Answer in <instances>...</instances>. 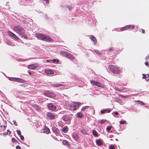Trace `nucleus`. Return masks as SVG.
I'll list each match as a JSON object with an SVG mask.
<instances>
[{
  "label": "nucleus",
  "mask_w": 149,
  "mask_h": 149,
  "mask_svg": "<svg viewBox=\"0 0 149 149\" xmlns=\"http://www.w3.org/2000/svg\"><path fill=\"white\" fill-rule=\"evenodd\" d=\"M35 35V36L39 40L47 42L53 41L52 39L51 38L41 33H36Z\"/></svg>",
  "instance_id": "f257e3e1"
},
{
  "label": "nucleus",
  "mask_w": 149,
  "mask_h": 149,
  "mask_svg": "<svg viewBox=\"0 0 149 149\" xmlns=\"http://www.w3.org/2000/svg\"><path fill=\"white\" fill-rule=\"evenodd\" d=\"M81 104L80 102H73L71 104H70L66 102L65 105L68 109L72 111L76 110L77 109L79 106Z\"/></svg>",
  "instance_id": "f03ea898"
},
{
  "label": "nucleus",
  "mask_w": 149,
  "mask_h": 149,
  "mask_svg": "<svg viewBox=\"0 0 149 149\" xmlns=\"http://www.w3.org/2000/svg\"><path fill=\"white\" fill-rule=\"evenodd\" d=\"M14 31L18 33L19 35H22L24 33L25 31L19 25L15 26L13 27Z\"/></svg>",
  "instance_id": "7ed1b4c3"
},
{
  "label": "nucleus",
  "mask_w": 149,
  "mask_h": 149,
  "mask_svg": "<svg viewBox=\"0 0 149 149\" xmlns=\"http://www.w3.org/2000/svg\"><path fill=\"white\" fill-rule=\"evenodd\" d=\"M109 68L110 70L115 74H119L120 72L119 68L115 65H110Z\"/></svg>",
  "instance_id": "20e7f679"
},
{
  "label": "nucleus",
  "mask_w": 149,
  "mask_h": 149,
  "mask_svg": "<svg viewBox=\"0 0 149 149\" xmlns=\"http://www.w3.org/2000/svg\"><path fill=\"white\" fill-rule=\"evenodd\" d=\"M9 79L10 81H15L20 83H24L26 82V81L25 80L18 78L10 77L9 78Z\"/></svg>",
  "instance_id": "39448f33"
},
{
  "label": "nucleus",
  "mask_w": 149,
  "mask_h": 149,
  "mask_svg": "<svg viewBox=\"0 0 149 149\" xmlns=\"http://www.w3.org/2000/svg\"><path fill=\"white\" fill-rule=\"evenodd\" d=\"M44 94L46 96L51 98H54L56 97V95L54 93L48 91H46L45 92Z\"/></svg>",
  "instance_id": "423d86ee"
},
{
  "label": "nucleus",
  "mask_w": 149,
  "mask_h": 149,
  "mask_svg": "<svg viewBox=\"0 0 149 149\" xmlns=\"http://www.w3.org/2000/svg\"><path fill=\"white\" fill-rule=\"evenodd\" d=\"M90 82L91 84L94 85L96 86L99 87H103V85L100 82H97L93 80L91 81Z\"/></svg>",
  "instance_id": "0eeeda50"
},
{
  "label": "nucleus",
  "mask_w": 149,
  "mask_h": 149,
  "mask_svg": "<svg viewBox=\"0 0 149 149\" xmlns=\"http://www.w3.org/2000/svg\"><path fill=\"white\" fill-rule=\"evenodd\" d=\"M47 118L51 120L55 118V116L53 114L50 112H48L47 114Z\"/></svg>",
  "instance_id": "6e6552de"
},
{
  "label": "nucleus",
  "mask_w": 149,
  "mask_h": 149,
  "mask_svg": "<svg viewBox=\"0 0 149 149\" xmlns=\"http://www.w3.org/2000/svg\"><path fill=\"white\" fill-rule=\"evenodd\" d=\"M48 107L50 110L53 111L56 110V106L52 103L48 104Z\"/></svg>",
  "instance_id": "1a4fd4ad"
},
{
  "label": "nucleus",
  "mask_w": 149,
  "mask_h": 149,
  "mask_svg": "<svg viewBox=\"0 0 149 149\" xmlns=\"http://www.w3.org/2000/svg\"><path fill=\"white\" fill-rule=\"evenodd\" d=\"M39 65L37 64H32L29 65L27 68L30 69L34 70L36 68L38 67Z\"/></svg>",
  "instance_id": "9d476101"
},
{
  "label": "nucleus",
  "mask_w": 149,
  "mask_h": 149,
  "mask_svg": "<svg viewBox=\"0 0 149 149\" xmlns=\"http://www.w3.org/2000/svg\"><path fill=\"white\" fill-rule=\"evenodd\" d=\"M62 118L64 120L67 121L70 119V117L69 115H64L62 117Z\"/></svg>",
  "instance_id": "9b49d317"
},
{
  "label": "nucleus",
  "mask_w": 149,
  "mask_h": 149,
  "mask_svg": "<svg viewBox=\"0 0 149 149\" xmlns=\"http://www.w3.org/2000/svg\"><path fill=\"white\" fill-rule=\"evenodd\" d=\"M45 72L46 74H54L53 71L49 69H46L45 70Z\"/></svg>",
  "instance_id": "f8f14e48"
},
{
  "label": "nucleus",
  "mask_w": 149,
  "mask_h": 149,
  "mask_svg": "<svg viewBox=\"0 0 149 149\" xmlns=\"http://www.w3.org/2000/svg\"><path fill=\"white\" fill-rule=\"evenodd\" d=\"M66 57L70 60H73L75 59L74 57L72 55L68 53Z\"/></svg>",
  "instance_id": "ddd939ff"
},
{
  "label": "nucleus",
  "mask_w": 149,
  "mask_h": 149,
  "mask_svg": "<svg viewBox=\"0 0 149 149\" xmlns=\"http://www.w3.org/2000/svg\"><path fill=\"white\" fill-rule=\"evenodd\" d=\"M90 38L94 42V45H96L97 43V39L93 36L91 35L90 36Z\"/></svg>",
  "instance_id": "4468645a"
},
{
  "label": "nucleus",
  "mask_w": 149,
  "mask_h": 149,
  "mask_svg": "<svg viewBox=\"0 0 149 149\" xmlns=\"http://www.w3.org/2000/svg\"><path fill=\"white\" fill-rule=\"evenodd\" d=\"M6 125L5 126L0 125V132H2L5 130L6 129Z\"/></svg>",
  "instance_id": "2eb2a0df"
},
{
  "label": "nucleus",
  "mask_w": 149,
  "mask_h": 149,
  "mask_svg": "<svg viewBox=\"0 0 149 149\" xmlns=\"http://www.w3.org/2000/svg\"><path fill=\"white\" fill-rule=\"evenodd\" d=\"M60 53L63 56L66 57L67 54H68V52L63 51H62L60 52Z\"/></svg>",
  "instance_id": "dca6fc26"
},
{
  "label": "nucleus",
  "mask_w": 149,
  "mask_h": 149,
  "mask_svg": "<svg viewBox=\"0 0 149 149\" xmlns=\"http://www.w3.org/2000/svg\"><path fill=\"white\" fill-rule=\"evenodd\" d=\"M96 143L97 145L98 146H101L102 144V141L100 139H98L96 140Z\"/></svg>",
  "instance_id": "f3484780"
},
{
  "label": "nucleus",
  "mask_w": 149,
  "mask_h": 149,
  "mask_svg": "<svg viewBox=\"0 0 149 149\" xmlns=\"http://www.w3.org/2000/svg\"><path fill=\"white\" fill-rule=\"evenodd\" d=\"M111 111V110L110 109H104L102 110H101V112L102 114H103L105 113H109Z\"/></svg>",
  "instance_id": "a211bd4d"
},
{
  "label": "nucleus",
  "mask_w": 149,
  "mask_h": 149,
  "mask_svg": "<svg viewBox=\"0 0 149 149\" xmlns=\"http://www.w3.org/2000/svg\"><path fill=\"white\" fill-rule=\"evenodd\" d=\"M43 132L46 134H48L49 133L50 130L49 128L45 127L43 129Z\"/></svg>",
  "instance_id": "6ab92c4d"
},
{
  "label": "nucleus",
  "mask_w": 149,
  "mask_h": 149,
  "mask_svg": "<svg viewBox=\"0 0 149 149\" xmlns=\"http://www.w3.org/2000/svg\"><path fill=\"white\" fill-rule=\"evenodd\" d=\"M63 86V84H52V86L53 87H58L61 86Z\"/></svg>",
  "instance_id": "aec40b11"
},
{
  "label": "nucleus",
  "mask_w": 149,
  "mask_h": 149,
  "mask_svg": "<svg viewBox=\"0 0 149 149\" xmlns=\"http://www.w3.org/2000/svg\"><path fill=\"white\" fill-rule=\"evenodd\" d=\"M126 26H127V30L129 29H133L135 27L133 25H129Z\"/></svg>",
  "instance_id": "412c9836"
},
{
  "label": "nucleus",
  "mask_w": 149,
  "mask_h": 149,
  "mask_svg": "<svg viewBox=\"0 0 149 149\" xmlns=\"http://www.w3.org/2000/svg\"><path fill=\"white\" fill-rule=\"evenodd\" d=\"M72 137L73 138V139L75 140L78 139L79 138L78 136L76 133H74L72 135Z\"/></svg>",
  "instance_id": "4be33fe9"
},
{
  "label": "nucleus",
  "mask_w": 149,
  "mask_h": 149,
  "mask_svg": "<svg viewBox=\"0 0 149 149\" xmlns=\"http://www.w3.org/2000/svg\"><path fill=\"white\" fill-rule=\"evenodd\" d=\"M52 130L54 132L56 133H58L59 132V131L58 128L55 127H53L52 128Z\"/></svg>",
  "instance_id": "5701e85b"
},
{
  "label": "nucleus",
  "mask_w": 149,
  "mask_h": 149,
  "mask_svg": "<svg viewBox=\"0 0 149 149\" xmlns=\"http://www.w3.org/2000/svg\"><path fill=\"white\" fill-rule=\"evenodd\" d=\"M63 131L64 133H66L68 132V127L65 126L64 127H63Z\"/></svg>",
  "instance_id": "b1692460"
},
{
  "label": "nucleus",
  "mask_w": 149,
  "mask_h": 149,
  "mask_svg": "<svg viewBox=\"0 0 149 149\" xmlns=\"http://www.w3.org/2000/svg\"><path fill=\"white\" fill-rule=\"evenodd\" d=\"M126 89V88L124 87H121L120 88H118L116 90H117L118 91H121L123 90H124Z\"/></svg>",
  "instance_id": "393cba45"
},
{
  "label": "nucleus",
  "mask_w": 149,
  "mask_h": 149,
  "mask_svg": "<svg viewBox=\"0 0 149 149\" xmlns=\"http://www.w3.org/2000/svg\"><path fill=\"white\" fill-rule=\"evenodd\" d=\"M77 117L79 118H82L83 116V114L80 112H78L77 113Z\"/></svg>",
  "instance_id": "a878e982"
},
{
  "label": "nucleus",
  "mask_w": 149,
  "mask_h": 149,
  "mask_svg": "<svg viewBox=\"0 0 149 149\" xmlns=\"http://www.w3.org/2000/svg\"><path fill=\"white\" fill-rule=\"evenodd\" d=\"M92 133L93 135L95 137H97L98 136L97 132L95 130H93Z\"/></svg>",
  "instance_id": "bb28decb"
},
{
  "label": "nucleus",
  "mask_w": 149,
  "mask_h": 149,
  "mask_svg": "<svg viewBox=\"0 0 149 149\" xmlns=\"http://www.w3.org/2000/svg\"><path fill=\"white\" fill-rule=\"evenodd\" d=\"M143 77L142 78L143 79H146L148 77L149 75L148 74H142Z\"/></svg>",
  "instance_id": "cd10ccee"
},
{
  "label": "nucleus",
  "mask_w": 149,
  "mask_h": 149,
  "mask_svg": "<svg viewBox=\"0 0 149 149\" xmlns=\"http://www.w3.org/2000/svg\"><path fill=\"white\" fill-rule=\"evenodd\" d=\"M121 31H125L127 30V26H125L123 27H121L120 29Z\"/></svg>",
  "instance_id": "c85d7f7f"
},
{
  "label": "nucleus",
  "mask_w": 149,
  "mask_h": 149,
  "mask_svg": "<svg viewBox=\"0 0 149 149\" xmlns=\"http://www.w3.org/2000/svg\"><path fill=\"white\" fill-rule=\"evenodd\" d=\"M62 143L65 146H68L69 144L68 142L67 141L65 140H63V141Z\"/></svg>",
  "instance_id": "c756f323"
},
{
  "label": "nucleus",
  "mask_w": 149,
  "mask_h": 149,
  "mask_svg": "<svg viewBox=\"0 0 149 149\" xmlns=\"http://www.w3.org/2000/svg\"><path fill=\"white\" fill-rule=\"evenodd\" d=\"M7 33L10 36H11V37H12L13 36V34H14V33H13L12 32H11L10 31H8L7 32Z\"/></svg>",
  "instance_id": "7c9ffc66"
},
{
  "label": "nucleus",
  "mask_w": 149,
  "mask_h": 149,
  "mask_svg": "<svg viewBox=\"0 0 149 149\" xmlns=\"http://www.w3.org/2000/svg\"><path fill=\"white\" fill-rule=\"evenodd\" d=\"M15 39L16 40H18L19 39V38L17 37L15 34H13V36L12 37Z\"/></svg>",
  "instance_id": "2f4dec72"
},
{
  "label": "nucleus",
  "mask_w": 149,
  "mask_h": 149,
  "mask_svg": "<svg viewBox=\"0 0 149 149\" xmlns=\"http://www.w3.org/2000/svg\"><path fill=\"white\" fill-rule=\"evenodd\" d=\"M15 39L16 40H18L19 39V38L17 37L15 34H13V36L12 37Z\"/></svg>",
  "instance_id": "473e14b6"
},
{
  "label": "nucleus",
  "mask_w": 149,
  "mask_h": 149,
  "mask_svg": "<svg viewBox=\"0 0 149 149\" xmlns=\"http://www.w3.org/2000/svg\"><path fill=\"white\" fill-rule=\"evenodd\" d=\"M94 51L96 53L100 54H102V53H101L99 50L97 49H94Z\"/></svg>",
  "instance_id": "72a5a7b5"
},
{
  "label": "nucleus",
  "mask_w": 149,
  "mask_h": 149,
  "mask_svg": "<svg viewBox=\"0 0 149 149\" xmlns=\"http://www.w3.org/2000/svg\"><path fill=\"white\" fill-rule=\"evenodd\" d=\"M21 36L23 38H24L25 39H27L28 38L24 34V33H23L22 35H19Z\"/></svg>",
  "instance_id": "f704fd0d"
},
{
  "label": "nucleus",
  "mask_w": 149,
  "mask_h": 149,
  "mask_svg": "<svg viewBox=\"0 0 149 149\" xmlns=\"http://www.w3.org/2000/svg\"><path fill=\"white\" fill-rule=\"evenodd\" d=\"M53 62L54 63H58L59 62V61L58 59H54L52 60Z\"/></svg>",
  "instance_id": "c9c22d12"
},
{
  "label": "nucleus",
  "mask_w": 149,
  "mask_h": 149,
  "mask_svg": "<svg viewBox=\"0 0 149 149\" xmlns=\"http://www.w3.org/2000/svg\"><path fill=\"white\" fill-rule=\"evenodd\" d=\"M113 127L112 126H109L107 127L106 128V130L107 132H108L109 131H110L111 130V128H112Z\"/></svg>",
  "instance_id": "e433bc0d"
},
{
  "label": "nucleus",
  "mask_w": 149,
  "mask_h": 149,
  "mask_svg": "<svg viewBox=\"0 0 149 149\" xmlns=\"http://www.w3.org/2000/svg\"><path fill=\"white\" fill-rule=\"evenodd\" d=\"M106 121V120H102L99 121L98 122L101 124H102L104 123Z\"/></svg>",
  "instance_id": "4c0bfd02"
},
{
  "label": "nucleus",
  "mask_w": 149,
  "mask_h": 149,
  "mask_svg": "<svg viewBox=\"0 0 149 149\" xmlns=\"http://www.w3.org/2000/svg\"><path fill=\"white\" fill-rule=\"evenodd\" d=\"M136 102H138V104H140L141 105H144V104L143 102L141 101H137Z\"/></svg>",
  "instance_id": "58836bf2"
},
{
  "label": "nucleus",
  "mask_w": 149,
  "mask_h": 149,
  "mask_svg": "<svg viewBox=\"0 0 149 149\" xmlns=\"http://www.w3.org/2000/svg\"><path fill=\"white\" fill-rule=\"evenodd\" d=\"M89 106H84V107H83L82 108V109H81V110H83V111L84 110H85V109H88L89 108Z\"/></svg>",
  "instance_id": "ea45409f"
},
{
  "label": "nucleus",
  "mask_w": 149,
  "mask_h": 149,
  "mask_svg": "<svg viewBox=\"0 0 149 149\" xmlns=\"http://www.w3.org/2000/svg\"><path fill=\"white\" fill-rule=\"evenodd\" d=\"M17 133L19 135V136L21 135V132L20 130H17Z\"/></svg>",
  "instance_id": "a19ab883"
},
{
  "label": "nucleus",
  "mask_w": 149,
  "mask_h": 149,
  "mask_svg": "<svg viewBox=\"0 0 149 149\" xmlns=\"http://www.w3.org/2000/svg\"><path fill=\"white\" fill-rule=\"evenodd\" d=\"M126 122V121L125 120H122L120 122V124H124Z\"/></svg>",
  "instance_id": "79ce46f5"
},
{
  "label": "nucleus",
  "mask_w": 149,
  "mask_h": 149,
  "mask_svg": "<svg viewBox=\"0 0 149 149\" xmlns=\"http://www.w3.org/2000/svg\"><path fill=\"white\" fill-rule=\"evenodd\" d=\"M19 136L20 137L21 139L22 140H24V137L22 135H20Z\"/></svg>",
  "instance_id": "37998d69"
},
{
  "label": "nucleus",
  "mask_w": 149,
  "mask_h": 149,
  "mask_svg": "<svg viewBox=\"0 0 149 149\" xmlns=\"http://www.w3.org/2000/svg\"><path fill=\"white\" fill-rule=\"evenodd\" d=\"M12 141L14 142H17V141L14 138H13L12 139Z\"/></svg>",
  "instance_id": "c03bdc74"
},
{
  "label": "nucleus",
  "mask_w": 149,
  "mask_h": 149,
  "mask_svg": "<svg viewBox=\"0 0 149 149\" xmlns=\"http://www.w3.org/2000/svg\"><path fill=\"white\" fill-rule=\"evenodd\" d=\"M113 47H111L109 48V51L110 52H111L112 50H113Z\"/></svg>",
  "instance_id": "a18cd8bd"
},
{
  "label": "nucleus",
  "mask_w": 149,
  "mask_h": 149,
  "mask_svg": "<svg viewBox=\"0 0 149 149\" xmlns=\"http://www.w3.org/2000/svg\"><path fill=\"white\" fill-rule=\"evenodd\" d=\"M109 149H115V148L113 146H111L109 147Z\"/></svg>",
  "instance_id": "49530a36"
},
{
  "label": "nucleus",
  "mask_w": 149,
  "mask_h": 149,
  "mask_svg": "<svg viewBox=\"0 0 149 149\" xmlns=\"http://www.w3.org/2000/svg\"><path fill=\"white\" fill-rule=\"evenodd\" d=\"M16 149H21V148L19 146H17L16 147Z\"/></svg>",
  "instance_id": "de8ad7c7"
},
{
  "label": "nucleus",
  "mask_w": 149,
  "mask_h": 149,
  "mask_svg": "<svg viewBox=\"0 0 149 149\" xmlns=\"http://www.w3.org/2000/svg\"><path fill=\"white\" fill-rule=\"evenodd\" d=\"M149 58V54H148L146 57L145 58L146 60H147V59Z\"/></svg>",
  "instance_id": "09e8293b"
},
{
  "label": "nucleus",
  "mask_w": 149,
  "mask_h": 149,
  "mask_svg": "<svg viewBox=\"0 0 149 149\" xmlns=\"http://www.w3.org/2000/svg\"><path fill=\"white\" fill-rule=\"evenodd\" d=\"M14 124L16 126H17V124L15 121H13Z\"/></svg>",
  "instance_id": "8fccbe9b"
},
{
  "label": "nucleus",
  "mask_w": 149,
  "mask_h": 149,
  "mask_svg": "<svg viewBox=\"0 0 149 149\" xmlns=\"http://www.w3.org/2000/svg\"><path fill=\"white\" fill-rule=\"evenodd\" d=\"M141 30L142 33H144L145 32L144 30L143 29H141Z\"/></svg>",
  "instance_id": "3c124183"
},
{
  "label": "nucleus",
  "mask_w": 149,
  "mask_h": 149,
  "mask_svg": "<svg viewBox=\"0 0 149 149\" xmlns=\"http://www.w3.org/2000/svg\"><path fill=\"white\" fill-rule=\"evenodd\" d=\"M8 134V132H5L3 134L4 135H7Z\"/></svg>",
  "instance_id": "603ef678"
},
{
  "label": "nucleus",
  "mask_w": 149,
  "mask_h": 149,
  "mask_svg": "<svg viewBox=\"0 0 149 149\" xmlns=\"http://www.w3.org/2000/svg\"><path fill=\"white\" fill-rule=\"evenodd\" d=\"M52 61V60H50V59L47 60L46 61L48 63L50 62L51 61Z\"/></svg>",
  "instance_id": "864d4df0"
},
{
  "label": "nucleus",
  "mask_w": 149,
  "mask_h": 149,
  "mask_svg": "<svg viewBox=\"0 0 149 149\" xmlns=\"http://www.w3.org/2000/svg\"><path fill=\"white\" fill-rule=\"evenodd\" d=\"M28 73H29V74L31 75V72H30V70H28Z\"/></svg>",
  "instance_id": "5fc2aeb1"
},
{
  "label": "nucleus",
  "mask_w": 149,
  "mask_h": 149,
  "mask_svg": "<svg viewBox=\"0 0 149 149\" xmlns=\"http://www.w3.org/2000/svg\"><path fill=\"white\" fill-rule=\"evenodd\" d=\"M7 131L8 132H8H8H9V134H11V131H10L9 130H7Z\"/></svg>",
  "instance_id": "6e6d98bb"
},
{
  "label": "nucleus",
  "mask_w": 149,
  "mask_h": 149,
  "mask_svg": "<svg viewBox=\"0 0 149 149\" xmlns=\"http://www.w3.org/2000/svg\"><path fill=\"white\" fill-rule=\"evenodd\" d=\"M114 114L116 115H117L118 114V113L117 111H115L114 112Z\"/></svg>",
  "instance_id": "4d7b16f0"
},
{
  "label": "nucleus",
  "mask_w": 149,
  "mask_h": 149,
  "mask_svg": "<svg viewBox=\"0 0 149 149\" xmlns=\"http://www.w3.org/2000/svg\"><path fill=\"white\" fill-rule=\"evenodd\" d=\"M148 62H146L145 63V65H146V66H147L148 65Z\"/></svg>",
  "instance_id": "13d9d810"
},
{
  "label": "nucleus",
  "mask_w": 149,
  "mask_h": 149,
  "mask_svg": "<svg viewBox=\"0 0 149 149\" xmlns=\"http://www.w3.org/2000/svg\"><path fill=\"white\" fill-rule=\"evenodd\" d=\"M83 134H87V133L85 131L83 132Z\"/></svg>",
  "instance_id": "bf43d9fd"
},
{
  "label": "nucleus",
  "mask_w": 149,
  "mask_h": 149,
  "mask_svg": "<svg viewBox=\"0 0 149 149\" xmlns=\"http://www.w3.org/2000/svg\"><path fill=\"white\" fill-rule=\"evenodd\" d=\"M22 86H24V84H22Z\"/></svg>",
  "instance_id": "052dcab7"
},
{
  "label": "nucleus",
  "mask_w": 149,
  "mask_h": 149,
  "mask_svg": "<svg viewBox=\"0 0 149 149\" xmlns=\"http://www.w3.org/2000/svg\"><path fill=\"white\" fill-rule=\"evenodd\" d=\"M69 10H71V9L70 8H69Z\"/></svg>",
  "instance_id": "680f3d73"
},
{
  "label": "nucleus",
  "mask_w": 149,
  "mask_h": 149,
  "mask_svg": "<svg viewBox=\"0 0 149 149\" xmlns=\"http://www.w3.org/2000/svg\"><path fill=\"white\" fill-rule=\"evenodd\" d=\"M0 129L1 130L3 129V128H1V127H0Z\"/></svg>",
  "instance_id": "e2e57ef3"
},
{
  "label": "nucleus",
  "mask_w": 149,
  "mask_h": 149,
  "mask_svg": "<svg viewBox=\"0 0 149 149\" xmlns=\"http://www.w3.org/2000/svg\"><path fill=\"white\" fill-rule=\"evenodd\" d=\"M72 149H76V148H72Z\"/></svg>",
  "instance_id": "0e129e2a"
},
{
  "label": "nucleus",
  "mask_w": 149,
  "mask_h": 149,
  "mask_svg": "<svg viewBox=\"0 0 149 149\" xmlns=\"http://www.w3.org/2000/svg\"><path fill=\"white\" fill-rule=\"evenodd\" d=\"M148 66H149V65H148Z\"/></svg>",
  "instance_id": "69168bd1"
}]
</instances>
